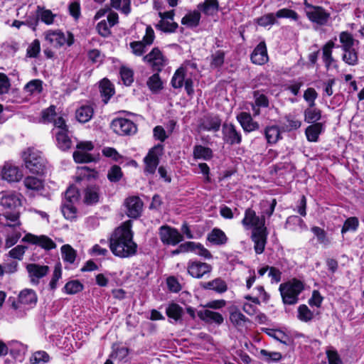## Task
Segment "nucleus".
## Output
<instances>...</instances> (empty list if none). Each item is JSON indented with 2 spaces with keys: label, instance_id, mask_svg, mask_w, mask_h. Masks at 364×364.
Returning a JSON list of instances; mask_svg holds the SVG:
<instances>
[{
  "label": "nucleus",
  "instance_id": "obj_1",
  "mask_svg": "<svg viewBox=\"0 0 364 364\" xmlns=\"http://www.w3.org/2000/svg\"><path fill=\"white\" fill-rule=\"evenodd\" d=\"M132 225V221L127 220L112 232L108 242L110 251L114 256L128 258L136 254L138 245L133 239Z\"/></svg>",
  "mask_w": 364,
  "mask_h": 364
},
{
  "label": "nucleus",
  "instance_id": "obj_2",
  "mask_svg": "<svg viewBox=\"0 0 364 364\" xmlns=\"http://www.w3.org/2000/svg\"><path fill=\"white\" fill-rule=\"evenodd\" d=\"M20 196L15 192L3 191L0 193V205L4 210L1 215L11 223L6 224V227L16 228L21 225L20 208L22 203Z\"/></svg>",
  "mask_w": 364,
  "mask_h": 364
},
{
  "label": "nucleus",
  "instance_id": "obj_3",
  "mask_svg": "<svg viewBox=\"0 0 364 364\" xmlns=\"http://www.w3.org/2000/svg\"><path fill=\"white\" fill-rule=\"evenodd\" d=\"M25 168L32 174L43 176L46 172V159L42 153L28 147L21 154Z\"/></svg>",
  "mask_w": 364,
  "mask_h": 364
},
{
  "label": "nucleus",
  "instance_id": "obj_4",
  "mask_svg": "<svg viewBox=\"0 0 364 364\" xmlns=\"http://www.w3.org/2000/svg\"><path fill=\"white\" fill-rule=\"evenodd\" d=\"M304 289V283L296 278L282 283L279 287L282 302L287 305L296 304L299 301V295Z\"/></svg>",
  "mask_w": 364,
  "mask_h": 364
},
{
  "label": "nucleus",
  "instance_id": "obj_5",
  "mask_svg": "<svg viewBox=\"0 0 364 364\" xmlns=\"http://www.w3.org/2000/svg\"><path fill=\"white\" fill-rule=\"evenodd\" d=\"M277 18H289L301 24L299 15L295 11L284 8L279 9L276 13H268L255 19L256 23L262 27L272 26L278 24Z\"/></svg>",
  "mask_w": 364,
  "mask_h": 364
},
{
  "label": "nucleus",
  "instance_id": "obj_6",
  "mask_svg": "<svg viewBox=\"0 0 364 364\" xmlns=\"http://www.w3.org/2000/svg\"><path fill=\"white\" fill-rule=\"evenodd\" d=\"M304 10L307 18L316 26H323L327 25L331 14L322 6H314L306 0L304 2Z\"/></svg>",
  "mask_w": 364,
  "mask_h": 364
},
{
  "label": "nucleus",
  "instance_id": "obj_7",
  "mask_svg": "<svg viewBox=\"0 0 364 364\" xmlns=\"http://www.w3.org/2000/svg\"><path fill=\"white\" fill-rule=\"evenodd\" d=\"M44 37L46 41L55 48L70 47L75 42L72 33L63 32L60 29L48 30L44 33Z\"/></svg>",
  "mask_w": 364,
  "mask_h": 364
},
{
  "label": "nucleus",
  "instance_id": "obj_8",
  "mask_svg": "<svg viewBox=\"0 0 364 364\" xmlns=\"http://www.w3.org/2000/svg\"><path fill=\"white\" fill-rule=\"evenodd\" d=\"M164 149V146L162 144H158L149 150L147 154L144 158L145 173H155L160 162L159 157L163 155Z\"/></svg>",
  "mask_w": 364,
  "mask_h": 364
},
{
  "label": "nucleus",
  "instance_id": "obj_9",
  "mask_svg": "<svg viewBox=\"0 0 364 364\" xmlns=\"http://www.w3.org/2000/svg\"><path fill=\"white\" fill-rule=\"evenodd\" d=\"M159 235L164 245L175 246L182 242L183 235L178 229L168 225H162L159 229Z\"/></svg>",
  "mask_w": 364,
  "mask_h": 364
},
{
  "label": "nucleus",
  "instance_id": "obj_10",
  "mask_svg": "<svg viewBox=\"0 0 364 364\" xmlns=\"http://www.w3.org/2000/svg\"><path fill=\"white\" fill-rule=\"evenodd\" d=\"M223 140L225 144L230 146L240 145L242 141L240 131L237 129L232 123L225 122L222 125Z\"/></svg>",
  "mask_w": 364,
  "mask_h": 364
},
{
  "label": "nucleus",
  "instance_id": "obj_11",
  "mask_svg": "<svg viewBox=\"0 0 364 364\" xmlns=\"http://www.w3.org/2000/svg\"><path fill=\"white\" fill-rule=\"evenodd\" d=\"M111 128L118 135H130L136 132V124L126 118H117L112 121Z\"/></svg>",
  "mask_w": 364,
  "mask_h": 364
},
{
  "label": "nucleus",
  "instance_id": "obj_12",
  "mask_svg": "<svg viewBox=\"0 0 364 364\" xmlns=\"http://www.w3.org/2000/svg\"><path fill=\"white\" fill-rule=\"evenodd\" d=\"M22 241L38 245L47 251L53 250L57 246L51 238L45 235L38 236L31 233H27L23 237Z\"/></svg>",
  "mask_w": 364,
  "mask_h": 364
},
{
  "label": "nucleus",
  "instance_id": "obj_13",
  "mask_svg": "<svg viewBox=\"0 0 364 364\" xmlns=\"http://www.w3.org/2000/svg\"><path fill=\"white\" fill-rule=\"evenodd\" d=\"M268 230L267 227L252 230L251 239L254 242V250L257 255L264 252L267 242Z\"/></svg>",
  "mask_w": 364,
  "mask_h": 364
},
{
  "label": "nucleus",
  "instance_id": "obj_14",
  "mask_svg": "<svg viewBox=\"0 0 364 364\" xmlns=\"http://www.w3.org/2000/svg\"><path fill=\"white\" fill-rule=\"evenodd\" d=\"M242 224L245 228H252L253 230L266 227L264 216H257L256 212L251 208H248L245 210V216L242 220Z\"/></svg>",
  "mask_w": 364,
  "mask_h": 364
},
{
  "label": "nucleus",
  "instance_id": "obj_15",
  "mask_svg": "<svg viewBox=\"0 0 364 364\" xmlns=\"http://www.w3.org/2000/svg\"><path fill=\"white\" fill-rule=\"evenodd\" d=\"M144 60L149 66L158 68L166 66L168 63V58L159 48H154L144 57Z\"/></svg>",
  "mask_w": 364,
  "mask_h": 364
},
{
  "label": "nucleus",
  "instance_id": "obj_16",
  "mask_svg": "<svg viewBox=\"0 0 364 364\" xmlns=\"http://www.w3.org/2000/svg\"><path fill=\"white\" fill-rule=\"evenodd\" d=\"M188 273L193 278L200 279L209 274L213 267L210 264L200 261L189 260L187 266Z\"/></svg>",
  "mask_w": 364,
  "mask_h": 364
},
{
  "label": "nucleus",
  "instance_id": "obj_17",
  "mask_svg": "<svg viewBox=\"0 0 364 364\" xmlns=\"http://www.w3.org/2000/svg\"><path fill=\"white\" fill-rule=\"evenodd\" d=\"M127 215L133 219L139 218L141 215L143 203L139 196H130L125 199Z\"/></svg>",
  "mask_w": 364,
  "mask_h": 364
},
{
  "label": "nucleus",
  "instance_id": "obj_18",
  "mask_svg": "<svg viewBox=\"0 0 364 364\" xmlns=\"http://www.w3.org/2000/svg\"><path fill=\"white\" fill-rule=\"evenodd\" d=\"M26 268L31 282L34 284H38L39 279L46 277L50 270V267L48 265H41L36 263L28 264Z\"/></svg>",
  "mask_w": 364,
  "mask_h": 364
},
{
  "label": "nucleus",
  "instance_id": "obj_19",
  "mask_svg": "<svg viewBox=\"0 0 364 364\" xmlns=\"http://www.w3.org/2000/svg\"><path fill=\"white\" fill-rule=\"evenodd\" d=\"M236 119L245 133H250L259 129V124L253 119L249 112H241L237 115Z\"/></svg>",
  "mask_w": 364,
  "mask_h": 364
},
{
  "label": "nucleus",
  "instance_id": "obj_20",
  "mask_svg": "<svg viewBox=\"0 0 364 364\" xmlns=\"http://www.w3.org/2000/svg\"><path fill=\"white\" fill-rule=\"evenodd\" d=\"M100 187L98 185H89L83 191V203L93 206L100 202Z\"/></svg>",
  "mask_w": 364,
  "mask_h": 364
},
{
  "label": "nucleus",
  "instance_id": "obj_21",
  "mask_svg": "<svg viewBox=\"0 0 364 364\" xmlns=\"http://www.w3.org/2000/svg\"><path fill=\"white\" fill-rule=\"evenodd\" d=\"M107 18L108 22L102 20L97 25L98 33L103 37L109 36L111 34L110 28L119 21L118 14L114 11H110Z\"/></svg>",
  "mask_w": 364,
  "mask_h": 364
},
{
  "label": "nucleus",
  "instance_id": "obj_22",
  "mask_svg": "<svg viewBox=\"0 0 364 364\" xmlns=\"http://www.w3.org/2000/svg\"><path fill=\"white\" fill-rule=\"evenodd\" d=\"M2 178L9 183L18 182L23 178V173L18 166L6 163L1 170Z\"/></svg>",
  "mask_w": 364,
  "mask_h": 364
},
{
  "label": "nucleus",
  "instance_id": "obj_23",
  "mask_svg": "<svg viewBox=\"0 0 364 364\" xmlns=\"http://www.w3.org/2000/svg\"><path fill=\"white\" fill-rule=\"evenodd\" d=\"M302 122L292 114L284 115L283 119L279 122V126L282 132H291L299 129Z\"/></svg>",
  "mask_w": 364,
  "mask_h": 364
},
{
  "label": "nucleus",
  "instance_id": "obj_24",
  "mask_svg": "<svg viewBox=\"0 0 364 364\" xmlns=\"http://www.w3.org/2000/svg\"><path fill=\"white\" fill-rule=\"evenodd\" d=\"M197 315L200 320L209 324L215 323L220 326L224 321L223 316L220 313L209 309L198 311Z\"/></svg>",
  "mask_w": 364,
  "mask_h": 364
},
{
  "label": "nucleus",
  "instance_id": "obj_25",
  "mask_svg": "<svg viewBox=\"0 0 364 364\" xmlns=\"http://www.w3.org/2000/svg\"><path fill=\"white\" fill-rule=\"evenodd\" d=\"M268 55L264 41L260 42L254 49L251 55L252 62L258 65H262L268 61Z\"/></svg>",
  "mask_w": 364,
  "mask_h": 364
},
{
  "label": "nucleus",
  "instance_id": "obj_26",
  "mask_svg": "<svg viewBox=\"0 0 364 364\" xmlns=\"http://www.w3.org/2000/svg\"><path fill=\"white\" fill-rule=\"evenodd\" d=\"M200 287L205 290H213L218 294H223L228 291V284L220 277L215 278L209 282H200Z\"/></svg>",
  "mask_w": 364,
  "mask_h": 364
},
{
  "label": "nucleus",
  "instance_id": "obj_27",
  "mask_svg": "<svg viewBox=\"0 0 364 364\" xmlns=\"http://www.w3.org/2000/svg\"><path fill=\"white\" fill-rule=\"evenodd\" d=\"M334 47L335 43L331 40L322 48V60L326 68H336L338 66L336 60L332 57V50Z\"/></svg>",
  "mask_w": 364,
  "mask_h": 364
},
{
  "label": "nucleus",
  "instance_id": "obj_28",
  "mask_svg": "<svg viewBox=\"0 0 364 364\" xmlns=\"http://www.w3.org/2000/svg\"><path fill=\"white\" fill-rule=\"evenodd\" d=\"M325 130L324 123L310 124L305 129L306 139L309 142H317L319 136Z\"/></svg>",
  "mask_w": 364,
  "mask_h": 364
},
{
  "label": "nucleus",
  "instance_id": "obj_29",
  "mask_svg": "<svg viewBox=\"0 0 364 364\" xmlns=\"http://www.w3.org/2000/svg\"><path fill=\"white\" fill-rule=\"evenodd\" d=\"M222 120L218 115L208 114L201 123L203 129L208 132H218L221 127Z\"/></svg>",
  "mask_w": 364,
  "mask_h": 364
},
{
  "label": "nucleus",
  "instance_id": "obj_30",
  "mask_svg": "<svg viewBox=\"0 0 364 364\" xmlns=\"http://www.w3.org/2000/svg\"><path fill=\"white\" fill-rule=\"evenodd\" d=\"M281 128L280 126L271 125L267 126L264 129V135L267 140V144H274L282 137L281 136Z\"/></svg>",
  "mask_w": 364,
  "mask_h": 364
},
{
  "label": "nucleus",
  "instance_id": "obj_31",
  "mask_svg": "<svg viewBox=\"0 0 364 364\" xmlns=\"http://www.w3.org/2000/svg\"><path fill=\"white\" fill-rule=\"evenodd\" d=\"M100 91L102 102L107 104L114 95L115 90L112 83L107 78H103L100 83Z\"/></svg>",
  "mask_w": 364,
  "mask_h": 364
},
{
  "label": "nucleus",
  "instance_id": "obj_32",
  "mask_svg": "<svg viewBox=\"0 0 364 364\" xmlns=\"http://www.w3.org/2000/svg\"><path fill=\"white\" fill-rule=\"evenodd\" d=\"M18 301L21 304L36 306L38 301V296L33 289H24L18 294Z\"/></svg>",
  "mask_w": 364,
  "mask_h": 364
},
{
  "label": "nucleus",
  "instance_id": "obj_33",
  "mask_svg": "<svg viewBox=\"0 0 364 364\" xmlns=\"http://www.w3.org/2000/svg\"><path fill=\"white\" fill-rule=\"evenodd\" d=\"M68 131H58L55 134L57 146L63 151H66L71 148L72 140Z\"/></svg>",
  "mask_w": 364,
  "mask_h": 364
},
{
  "label": "nucleus",
  "instance_id": "obj_34",
  "mask_svg": "<svg viewBox=\"0 0 364 364\" xmlns=\"http://www.w3.org/2000/svg\"><path fill=\"white\" fill-rule=\"evenodd\" d=\"M321 114L322 111L319 108L315 107V106H309L304 111V122L308 124L320 123L319 120L322 117Z\"/></svg>",
  "mask_w": 364,
  "mask_h": 364
},
{
  "label": "nucleus",
  "instance_id": "obj_35",
  "mask_svg": "<svg viewBox=\"0 0 364 364\" xmlns=\"http://www.w3.org/2000/svg\"><path fill=\"white\" fill-rule=\"evenodd\" d=\"M94 114V109L91 105H82L75 112V117L80 123L88 122Z\"/></svg>",
  "mask_w": 364,
  "mask_h": 364
},
{
  "label": "nucleus",
  "instance_id": "obj_36",
  "mask_svg": "<svg viewBox=\"0 0 364 364\" xmlns=\"http://www.w3.org/2000/svg\"><path fill=\"white\" fill-rule=\"evenodd\" d=\"M193 156L195 159H203L209 161L213 157V150L200 144H196L193 147Z\"/></svg>",
  "mask_w": 364,
  "mask_h": 364
},
{
  "label": "nucleus",
  "instance_id": "obj_37",
  "mask_svg": "<svg viewBox=\"0 0 364 364\" xmlns=\"http://www.w3.org/2000/svg\"><path fill=\"white\" fill-rule=\"evenodd\" d=\"M339 41L343 50L355 48L358 44V41L348 31H343L340 33Z\"/></svg>",
  "mask_w": 364,
  "mask_h": 364
},
{
  "label": "nucleus",
  "instance_id": "obj_38",
  "mask_svg": "<svg viewBox=\"0 0 364 364\" xmlns=\"http://www.w3.org/2000/svg\"><path fill=\"white\" fill-rule=\"evenodd\" d=\"M311 232L316 238L317 242L323 247H326L331 245V240L327 232L323 228L314 225L311 228Z\"/></svg>",
  "mask_w": 364,
  "mask_h": 364
},
{
  "label": "nucleus",
  "instance_id": "obj_39",
  "mask_svg": "<svg viewBox=\"0 0 364 364\" xmlns=\"http://www.w3.org/2000/svg\"><path fill=\"white\" fill-rule=\"evenodd\" d=\"M264 332L270 337H272L286 346H292L294 344L293 338L281 330L275 331L274 329L266 328Z\"/></svg>",
  "mask_w": 364,
  "mask_h": 364
},
{
  "label": "nucleus",
  "instance_id": "obj_40",
  "mask_svg": "<svg viewBox=\"0 0 364 364\" xmlns=\"http://www.w3.org/2000/svg\"><path fill=\"white\" fill-rule=\"evenodd\" d=\"M207 240L213 245H222L227 242L228 237L222 230L215 228L208 233Z\"/></svg>",
  "mask_w": 364,
  "mask_h": 364
},
{
  "label": "nucleus",
  "instance_id": "obj_41",
  "mask_svg": "<svg viewBox=\"0 0 364 364\" xmlns=\"http://www.w3.org/2000/svg\"><path fill=\"white\" fill-rule=\"evenodd\" d=\"M230 321L235 327H242L250 319L235 307L230 311Z\"/></svg>",
  "mask_w": 364,
  "mask_h": 364
},
{
  "label": "nucleus",
  "instance_id": "obj_42",
  "mask_svg": "<svg viewBox=\"0 0 364 364\" xmlns=\"http://www.w3.org/2000/svg\"><path fill=\"white\" fill-rule=\"evenodd\" d=\"M297 227L301 230L307 229V225L301 218L294 215L289 216L285 222V228L296 231Z\"/></svg>",
  "mask_w": 364,
  "mask_h": 364
},
{
  "label": "nucleus",
  "instance_id": "obj_43",
  "mask_svg": "<svg viewBox=\"0 0 364 364\" xmlns=\"http://www.w3.org/2000/svg\"><path fill=\"white\" fill-rule=\"evenodd\" d=\"M36 16L46 25H52L56 16L50 10L46 9L41 6H37Z\"/></svg>",
  "mask_w": 364,
  "mask_h": 364
},
{
  "label": "nucleus",
  "instance_id": "obj_44",
  "mask_svg": "<svg viewBox=\"0 0 364 364\" xmlns=\"http://www.w3.org/2000/svg\"><path fill=\"white\" fill-rule=\"evenodd\" d=\"M200 13L198 11H193L188 13L181 19V23L189 28L196 27L200 22Z\"/></svg>",
  "mask_w": 364,
  "mask_h": 364
},
{
  "label": "nucleus",
  "instance_id": "obj_45",
  "mask_svg": "<svg viewBox=\"0 0 364 364\" xmlns=\"http://www.w3.org/2000/svg\"><path fill=\"white\" fill-rule=\"evenodd\" d=\"M61 212L64 218L68 220H75L77 219V210L74 203L64 202L61 205Z\"/></svg>",
  "mask_w": 364,
  "mask_h": 364
},
{
  "label": "nucleus",
  "instance_id": "obj_46",
  "mask_svg": "<svg viewBox=\"0 0 364 364\" xmlns=\"http://www.w3.org/2000/svg\"><path fill=\"white\" fill-rule=\"evenodd\" d=\"M166 314L169 318H172L177 321L182 318L183 309L179 304L172 302L167 306L166 309Z\"/></svg>",
  "mask_w": 364,
  "mask_h": 364
},
{
  "label": "nucleus",
  "instance_id": "obj_47",
  "mask_svg": "<svg viewBox=\"0 0 364 364\" xmlns=\"http://www.w3.org/2000/svg\"><path fill=\"white\" fill-rule=\"evenodd\" d=\"M110 4L113 9L125 16L131 13V0H110Z\"/></svg>",
  "mask_w": 364,
  "mask_h": 364
},
{
  "label": "nucleus",
  "instance_id": "obj_48",
  "mask_svg": "<svg viewBox=\"0 0 364 364\" xmlns=\"http://www.w3.org/2000/svg\"><path fill=\"white\" fill-rule=\"evenodd\" d=\"M62 259L64 262L73 264L77 257L76 250L70 245H63L61 248Z\"/></svg>",
  "mask_w": 364,
  "mask_h": 364
},
{
  "label": "nucleus",
  "instance_id": "obj_49",
  "mask_svg": "<svg viewBox=\"0 0 364 364\" xmlns=\"http://www.w3.org/2000/svg\"><path fill=\"white\" fill-rule=\"evenodd\" d=\"M23 90L30 95L41 94L43 90V81L39 79L31 80L25 85Z\"/></svg>",
  "mask_w": 364,
  "mask_h": 364
},
{
  "label": "nucleus",
  "instance_id": "obj_50",
  "mask_svg": "<svg viewBox=\"0 0 364 364\" xmlns=\"http://www.w3.org/2000/svg\"><path fill=\"white\" fill-rule=\"evenodd\" d=\"M23 184L27 189L32 191H41L44 188V181L34 176H26L23 180Z\"/></svg>",
  "mask_w": 364,
  "mask_h": 364
},
{
  "label": "nucleus",
  "instance_id": "obj_51",
  "mask_svg": "<svg viewBox=\"0 0 364 364\" xmlns=\"http://www.w3.org/2000/svg\"><path fill=\"white\" fill-rule=\"evenodd\" d=\"M84 289V285L79 280H70L68 282L63 289V291L67 294L73 295L82 291Z\"/></svg>",
  "mask_w": 364,
  "mask_h": 364
},
{
  "label": "nucleus",
  "instance_id": "obj_52",
  "mask_svg": "<svg viewBox=\"0 0 364 364\" xmlns=\"http://www.w3.org/2000/svg\"><path fill=\"white\" fill-rule=\"evenodd\" d=\"M198 9L206 15H213L218 10V0H205L204 3L198 5Z\"/></svg>",
  "mask_w": 364,
  "mask_h": 364
},
{
  "label": "nucleus",
  "instance_id": "obj_53",
  "mask_svg": "<svg viewBox=\"0 0 364 364\" xmlns=\"http://www.w3.org/2000/svg\"><path fill=\"white\" fill-rule=\"evenodd\" d=\"M146 84L149 90L154 93H156L163 89V82L158 73L149 77Z\"/></svg>",
  "mask_w": 364,
  "mask_h": 364
},
{
  "label": "nucleus",
  "instance_id": "obj_54",
  "mask_svg": "<svg viewBox=\"0 0 364 364\" xmlns=\"http://www.w3.org/2000/svg\"><path fill=\"white\" fill-rule=\"evenodd\" d=\"M359 227V220L357 217L353 216L348 218L343 223L341 228V234L343 235L347 232H355Z\"/></svg>",
  "mask_w": 364,
  "mask_h": 364
},
{
  "label": "nucleus",
  "instance_id": "obj_55",
  "mask_svg": "<svg viewBox=\"0 0 364 364\" xmlns=\"http://www.w3.org/2000/svg\"><path fill=\"white\" fill-rule=\"evenodd\" d=\"M186 70H176L171 81L173 88L178 89L183 86V83L186 79Z\"/></svg>",
  "mask_w": 364,
  "mask_h": 364
},
{
  "label": "nucleus",
  "instance_id": "obj_56",
  "mask_svg": "<svg viewBox=\"0 0 364 364\" xmlns=\"http://www.w3.org/2000/svg\"><path fill=\"white\" fill-rule=\"evenodd\" d=\"M62 277V265L60 262L55 264L54 270L53 272L52 278L49 282V289L51 291H55L58 287V282Z\"/></svg>",
  "mask_w": 364,
  "mask_h": 364
},
{
  "label": "nucleus",
  "instance_id": "obj_57",
  "mask_svg": "<svg viewBox=\"0 0 364 364\" xmlns=\"http://www.w3.org/2000/svg\"><path fill=\"white\" fill-rule=\"evenodd\" d=\"M123 176L124 173L121 167L115 164L108 170L107 177L111 183H117L122 178Z\"/></svg>",
  "mask_w": 364,
  "mask_h": 364
},
{
  "label": "nucleus",
  "instance_id": "obj_58",
  "mask_svg": "<svg viewBox=\"0 0 364 364\" xmlns=\"http://www.w3.org/2000/svg\"><path fill=\"white\" fill-rule=\"evenodd\" d=\"M73 160L77 164L90 163L95 161L94 156L82 151H75L73 154Z\"/></svg>",
  "mask_w": 364,
  "mask_h": 364
},
{
  "label": "nucleus",
  "instance_id": "obj_59",
  "mask_svg": "<svg viewBox=\"0 0 364 364\" xmlns=\"http://www.w3.org/2000/svg\"><path fill=\"white\" fill-rule=\"evenodd\" d=\"M56 115V107L51 105L41 111V122L43 123H52Z\"/></svg>",
  "mask_w": 364,
  "mask_h": 364
},
{
  "label": "nucleus",
  "instance_id": "obj_60",
  "mask_svg": "<svg viewBox=\"0 0 364 364\" xmlns=\"http://www.w3.org/2000/svg\"><path fill=\"white\" fill-rule=\"evenodd\" d=\"M191 244L193 245L189 248L190 252H194L198 255L203 257L205 259H210L212 257V255L210 252L206 249L202 244L199 242H195L190 241Z\"/></svg>",
  "mask_w": 364,
  "mask_h": 364
},
{
  "label": "nucleus",
  "instance_id": "obj_61",
  "mask_svg": "<svg viewBox=\"0 0 364 364\" xmlns=\"http://www.w3.org/2000/svg\"><path fill=\"white\" fill-rule=\"evenodd\" d=\"M343 60L348 65L353 66L358 60V53L355 48L343 50Z\"/></svg>",
  "mask_w": 364,
  "mask_h": 364
},
{
  "label": "nucleus",
  "instance_id": "obj_62",
  "mask_svg": "<svg viewBox=\"0 0 364 364\" xmlns=\"http://www.w3.org/2000/svg\"><path fill=\"white\" fill-rule=\"evenodd\" d=\"M298 318L304 322H309L314 318V313L306 304H301L298 308Z\"/></svg>",
  "mask_w": 364,
  "mask_h": 364
},
{
  "label": "nucleus",
  "instance_id": "obj_63",
  "mask_svg": "<svg viewBox=\"0 0 364 364\" xmlns=\"http://www.w3.org/2000/svg\"><path fill=\"white\" fill-rule=\"evenodd\" d=\"M260 355L263 357L264 360L267 363L279 362L282 358L281 353L270 352L265 349H262L260 350Z\"/></svg>",
  "mask_w": 364,
  "mask_h": 364
},
{
  "label": "nucleus",
  "instance_id": "obj_64",
  "mask_svg": "<svg viewBox=\"0 0 364 364\" xmlns=\"http://www.w3.org/2000/svg\"><path fill=\"white\" fill-rule=\"evenodd\" d=\"M50 360V355L44 350H38L32 354L30 357L31 364H38L40 363H46Z\"/></svg>",
  "mask_w": 364,
  "mask_h": 364
}]
</instances>
